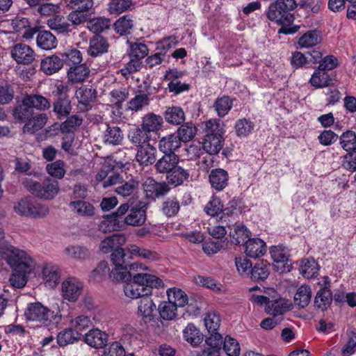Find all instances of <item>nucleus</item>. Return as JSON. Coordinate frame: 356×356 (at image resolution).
Instances as JSON below:
<instances>
[{"instance_id": "nucleus-11", "label": "nucleus", "mask_w": 356, "mask_h": 356, "mask_svg": "<svg viewBox=\"0 0 356 356\" xmlns=\"http://www.w3.org/2000/svg\"><path fill=\"white\" fill-rule=\"evenodd\" d=\"M156 310V305L150 297V295H146L142 298L138 304V315L145 323L151 321L154 315L153 313Z\"/></svg>"}, {"instance_id": "nucleus-40", "label": "nucleus", "mask_w": 356, "mask_h": 356, "mask_svg": "<svg viewBox=\"0 0 356 356\" xmlns=\"http://www.w3.org/2000/svg\"><path fill=\"white\" fill-rule=\"evenodd\" d=\"M184 339L193 346H197L203 340V335L193 324H188L183 331Z\"/></svg>"}, {"instance_id": "nucleus-14", "label": "nucleus", "mask_w": 356, "mask_h": 356, "mask_svg": "<svg viewBox=\"0 0 356 356\" xmlns=\"http://www.w3.org/2000/svg\"><path fill=\"white\" fill-rule=\"evenodd\" d=\"M63 65V58L60 54H54L42 59L40 67L46 74L51 75L61 70Z\"/></svg>"}, {"instance_id": "nucleus-22", "label": "nucleus", "mask_w": 356, "mask_h": 356, "mask_svg": "<svg viewBox=\"0 0 356 356\" xmlns=\"http://www.w3.org/2000/svg\"><path fill=\"white\" fill-rule=\"evenodd\" d=\"M123 138V133L119 127L109 124H106V129L102 136L104 143L118 145L122 143Z\"/></svg>"}, {"instance_id": "nucleus-32", "label": "nucleus", "mask_w": 356, "mask_h": 356, "mask_svg": "<svg viewBox=\"0 0 356 356\" xmlns=\"http://www.w3.org/2000/svg\"><path fill=\"white\" fill-rule=\"evenodd\" d=\"M163 123V118L161 115L151 113L143 117L141 127L150 134V132L159 130Z\"/></svg>"}, {"instance_id": "nucleus-55", "label": "nucleus", "mask_w": 356, "mask_h": 356, "mask_svg": "<svg viewBox=\"0 0 356 356\" xmlns=\"http://www.w3.org/2000/svg\"><path fill=\"white\" fill-rule=\"evenodd\" d=\"M224 124L219 119H210L205 122V134L212 136L223 137Z\"/></svg>"}, {"instance_id": "nucleus-20", "label": "nucleus", "mask_w": 356, "mask_h": 356, "mask_svg": "<svg viewBox=\"0 0 356 356\" xmlns=\"http://www.w3.org/2000/svg\"><path fill=\"white\" fill-rule=\"evenodd\" d=\"M90 72V70L86 64L80 63L70 67L67 78L72 83H81L88 78Z\"/></svg>"}, {"instance_id": "nucleus-41", "label": "nucleus", "mask_w": 356, "mask_h": 356, "mask_svg": "<svg viewBox=\"0 0 356 356\" xmlns=\"http://www.w3.org/2000/svg\"><path fill=\"white\" fill-rule=\"evenodd\" d=\"M48 27L58 33H68L72 31L70 24L59 15H55L47 20Z\"/></svg>"}, {"instance_id": "nucleus-26", "label": "nucleus", "mask_w": 356, "mask_h": 356, "mask_svg": "<svg viewBox=\"0 0 356 356\" xmlns=\"http://www.w3.org/2000/svg\"><path fill=\"white\" fill-rule=\"evenodd\" d=\"M108 47V41L104 37L97 35L90 40L88 53L92 57H97L106 53Z\"/></svg>"}, {"instance_id": "nucleus-6", "label": "nucleus", "mask_w": 356, "mask_h": 356, "mask_svg": "<svg viewBox=\"0 0 356 356\" xmlns=\"http://www.w3.org/2000/svg\"><path fill=\"white\" fill-rule=\"evenodd\" d=\"M7 264L12 270H24L25 272H32L35 267L32 257L26 251L18 248L8 258Z\"/></svg>"}, {"instance_id": "nucleus-24", "label": "nucleus", "mask_w": 356, "mask_h": 356, "mask_svg": "<svg viewBox=\"0 0 356 356\" xmlns=\"http://www.w3.org/2000/svg\"><path fill=\"white\" fill-rule=\"evenodd\" d=\"M126 236L124 234H115L104 238L99 245V248L104 253L114 251L116 248H120L126 242Z\"/></svg>"}, {"instance_id": "nucleus-15", "label": "nucleus", "mask_w": 356, "mask_h": 356, "mask_svg": "<svg viewBox=\"0 0 356 356\" xmlns=\"http://www.w3.org/2000/svg\"><path fill=\"white\" fill-rule=\"evenodd\" d=\"M181 143L175 134L163 137L159 142V149L164 154H175L181 147Z\"/></svg>"}, {"instance_id": "nucleus-10", "label": "nucleus", "mask_w": 356, "mask_h": 356, "mask_svg": "<svg viewBox=\"0 0 356 356\" xmlns=\"http://www.w3.org/2000/svg\"><path fill=\"white\" fill-rule=\"evenodd\" d=\"M12 58L18 63L28 65L35 59L33 50L27 44L19 43L11 49Z\"/></svg>"}, {"instance_id": "nucleus-49", "label": "nucleus", "mask_w": 356, "mask_h": 356, "mask_svg": "<svg viewBox=\"0 0 356 356\" xmlns=\"http://www.w3.org/2000/svg\"><path fill=\"white\" fill-rule=\"evenodd\" d=\"M331 291L327 288L321 289L314 299L315 307L321 309L322 311L326 309L327 307L331 304L332 300Z\"/></svg>"}, {"instance_id": "nucleus-59", "label": "nucleus", "mask_w": 356, "mask_h": 356, "mask_svg": "<svg viewBox=\"0 0 356 356\" xmlns=\"http://www.w3.org/2000/svg\"><path fill=\"white\" fill-rule=\"evenodd\" d=\"M341 147L346 152L356 149V134L351 130L343 132L339 138Z\"/></svg>"}, {"instance_id": "nucleus-50", "label": "nucleus", "mask_w": 356, "mask_h": 356, "mask_svg": "<svg viewBox=\"0 0 356 356\" xmlns=\"http://www.w3.org/2000/svg\"><path fill=\"white\" fill-rule=\"evenodd\" d=\"M64 252L67 257L74 260H84L89 257L88 248L81 245H69L65 248Z\"/></svg>"}, {"instance_id": "nucleus-51", "label": "nucleus", "mask_w": 356, "mask_h": 356, "mask_svg": "<svg viewBox=\"0 0 356 356\" xmlns=\"http://www.w3.org/2000/svg\"><path fill=\"white\" fill-rule=\"evenodd\" d=\"M234 129L237 136L245 138L252 134L254 124L250 119L241 118L236 122Z\"/></svg>"}, {"instance_id": "nucleus-47", "label": "nucleus", "mask_w": 356, "mask_h": 356, "mask_svg": "<svg viewBox=\"0 0 356 356\" xmlns=\"http://www.w3.org/2000/svg\"><path fill=\"white\" fill-rule=\"evenodd\" d=\"M177 133L176 136L179 138L181 143H187L195 136L197 128L192 122H186L181 124Z\"/></svg>"}, {"instance_id": "nucleus-27", "label": "nucleus", "mask_w": 356, "mask_h": 356, "mask_svg": "<svg viewBox=\"0 0 356 356\" xmlns=\"http://www.w3.org/2000/svg\"><path fill=\"white\" fill-rule=\"evenodd\" d=\"M97 91L91 86H82L79 88L75 92V97L78 102L87 108L90 103L95 99Z\"/></svg>"}, {"instance_id": "nucleus-39", "label": "nucleus", "mask_w": 356, "mask_h": 356, "mask_svg": "<svg viewBox=\"0 0 356 356\" xmlns=\"http://www.w3.org/2000/svg\"><path fill=\"white\" fill-rule=\"evenodd\" d=\"M81 335V333L75 332L72 327L65 328L57 334V343L59 346H65L78 341Z\"/></svg>"}, {"instance_id": "nucleus-38", "label": "nucleus", "mask_w": 356, "mask_h": 356, "mask_svg": "<svg viewBox=\"0 0 356 356\" xmlns=\"http://www.w3.org/2000/svg\"><path fill=\"white\" fill-rule=\"evenodd\" d=\"M270 256L272 259L279 264H283V267L284 268V270H289L290 265L288 264L289 261V254L288 252V250L285 247H282L280 245L273 246L271 248Z\"/></svg>"}, {"instance_id": "nucleus-1", "label": "nucleus", "mask_w": 356, "mask_h": 356, "mask_svg": "<svg viewBox=\"0 0 356 356\" xmlns=\"http://www.w3.org/2000/svg\"><path fill=\"white\" fill-rule=\"evenodd\" d=\"M296 6L295 0H276L269 5L266 17L271 22L282 26L278 33L293 34L299 30V26H289L294 21L292 11Z\"/></svg>"}, {"instance_id": "nucleus-17", "label": "nucleus", "mask_w": 356, "mask_h": 356, "mask_svg": "<svg viewBox=\"0 0 356 356\" xmlns=\"http://www.w3.org/2000/svg\"><path fill=\"white\" fill-rule=\"evenodd\" d=\"M69 207L74 213L80 217L90 218L95 213V208L93 204L85 200L72 201L70 202Z\"/></svg>"}, {"instance_id": "nucleus-7", "label": "nucleus", "mask_w": 356, "mask_h": 356, "mask_svg": "<svg viewBox=\"0 0 356 356\" xmlns=\"http://www.w3.org/2000/svg\"><path fill=\"white\" fill-rule=\"evenodd\" d=\"M83 291L82 282L76 277H68L61 284V295L65 300L76 302Z\"/></svg>"}, {"instance_id": "nucleus-37", "label": "nucleus", "mask_w": 356, "mask_h": 356, "mask_svg": "<svg viewBox=\"0 0 356 356\" xmlns=\"http://www.w3.org/2000/svg\"><path fill=\"white\" fill-rule=\"evenodd\" d=\"M319 266L313 258H306L302 260L300 266V274L307 279L317 276Z\"/></svg>"}, {"instance_id": "nucleus-29", "label": "nucleus", "mask_w": 356, "mask_h": 356, "mask_svg": "<svg viewBox=\"0 0 356 356\" xmlns=\"http://www.w3.org/2000/svg\"><path fill=\"white\" fill-rule=\"evenodd\" d=\"M179 157L175 154H164L155 164L159 173L168 174L177 165Z\"/></svg>"}, {"instance_id": "nucleus-9", "label": "nucleus", "mask_w": 356, "mask_h": 356, "mask_svg": "<svg viewBox=\"0 0 356 356\" xmlns=\"http://www.w3.org/2000/svg\"><path fill=\"white\" fill-rule=\"evenodd\" d=\"M143 187L146 197L153 200L165 195L170 190L166 183H159L152 177L146 178L143 184Z\"/></svg>"}, {"instance_id": "nucleus-58", "label": "nucleus", "mask_w": 356, "mask_h": 356, "mask_svg": "<svg viewBox=\"0 0 356 356\" xmlns=\"http://www.w3.org/2000/svg\"><path fill=\"white\" fill-rule=\"evenodd\" d=\"M111 26V20L106 17H95L87 22V28L95 33H101Z\"/></svg>"}, {"instance_id": "nucleus-45", "label": "nucleus", "mask_w": 356, "mask_h": 356, "mask_svg": "<svg viewBox=\"0 0 356 356\" xmlns=\"http://www.w3.org/2000/svg\"><path fill=\"white\" fill-rule=\"evenodd\" d=\"M139 187V181L136 179H130L127 181L121 182L120 184L115 188V192L123 197H129L133 195Z\"/></svg>"}, {"instance_id": "nucleus-5", "label": "nucleus", "mask_w": 356, "mask_h": 356, "mask_svg": "<svg viewBox=\"0 0 356 356\" xmlns=\"http://www.w3.org/2000/svg\"><path fill=\"white\" fill-rule=\"evenodd\" d=\"M15 211L21 216L31 218H43L49 213V208L31 197L21 199L14 206Z\"/></svg>"}, {"instance_id": "nucleus-54", "label": "nucleus", "mask_w": 356, "mask_h": 356, "mask_svg": "<svg viewBox=\"0 0 356 356\" xmlns=\"http://www.w3.org/2000/svg\"><path fill=\"white\" fill-rule=\"evenodd\" d=\"M309 82L316 88H321L328 86L331 79L326 72L318 69L313 73Z\"/></svg>"}, {"instance_id": "nucleus-60", "label": "nucleus", "mask_w": 356, "mask_h": 356, "mask_svg": "<svg viewBox=\"0 0 356 356\" xmlns=\"http://www.w3.org/2000/svg\"><path fill=\"white\" fill-rule=\"evenodd\" d=\"M42 274L44 283L48 286L53 288L58 284L60 274L56 267H44L42 271Z\"/></svg>"}, {"instance_id": "nucleus-13", "label": "nucleus", "mask_w": 356, "mask_h": 356, "mask_svg": "<svg viewBox=\"0 0 356 356\" xmlns=\"http://www.w3.org/2000/svg\"><path fill=\"white\" fill-rule=\"evenodd\" d=\"M209 179L211 187L221 191L228 185L229 175L225 170L216 168L211 171Z\"/></svg>"}, {"instance_id": "nucleus-34", "label": "nucleus", "mask_w": 356, "mask_h": 356, "mask_svg": "<svg viewBox=\"0 0 356 356\" xmlns=\"http://www.w3.org/2000/svg\"><path fill=\"white\" fill-rule=\"evenodd\" d=\"M24 103L39 111H45L51 107L50 102L44 97L40 95H26L24 97Z\"/></svg>"}, {"instance_id": "nucleus-57", "label": "nucleus", "mask_w": 356, "mask_h": 356, "mask_svg": "<svg viewBox=\"0 0 356 356\" xmlns=\"http://www.w3.org/2000/svg\"><path fill=\"white\" fill-rule=\"evenodd\" d=\"M132 257L122 248H116L111 254V259L114 266H128Z\"/></svg>"}, {"instance_id": "nucleus-43", "label": "nucleus", "mask_w": 356, "mask_h": 356, "mask_svg": "<svg viewBox=\"0 0 356 356\" xmlns=\"http://www.w3.org/2000/svg\"><path fill=\"white\" fill-rule=\"evenodd\" d=\"M149 103L150 97L148 96V94L136 93L135 97L128 102V109L131 111L138 112L148 106Z\"/></svg>"}, {"instance_id": "nucleus-28", "label": "nucleus", "mask_w": 356, "mask_h": 356, "mask_svg": "<svg viewBox=\"0 0 356 356\" xmlns=\"http://www.w3.org/2000/svg\"><path fill=\"white\" fill-rule=\"evenodd\" d=\"M321 40V35L318 31L309 30L300 37L298 44L300 49L311 48L320 44Z\"/></svg>"}, {"instance_id": "nucleus-64", "label": "nucleus", "mask_w": 356, "mask_h": 356, "mask_svg": "<svg viewBox=\"0 0 356 356\" xmlns=\"http://www.w3.org/2000/svg\"><path fill=\"white\" fill-rule=\"evenodd\" d=\"M178 307L170 301L163 302L159 305L160 316L167 321L172 320L176 316V311Z\"/></svg>"}, {"instance_id": "nucleus-44", "label": "nucleus", "mask_w": 356, "mask_h": 356, "mask_svg": "<svg viewBox=\"0 0 356 356\" xmlns=\"http://www.w3.org/2000/svg\"><path fill=\"white\" fill-rule=\"evenodd\" d=\"M270 274V264L261 261L257 263L251 269V279L254 281H264Z\"/></svg>"}, {"instance_id": "nucleus-56", "label": "nucleus", "mask_w": 356, "mask_h": 356, "mask_svg": "<svg viewBox=\"0 0 356 356\" xmlns=\"http://www.w3.org/2000/svg\"><path fill=\"white\" fill-rule=\"evenodd\" d=\"M83 119L79 115H72L61 123L62 133H73L82 124Z\"/></svg>"}, {"instance_id": "nucleus-25", "label": "nucleus", "mask_w": 356, "mask_h": 356, "mask_svg": "<svg viewBox=\"0 0 356 356\" xmlns=\"http://www.w3.org/2000/svg\"><path fill=\"white\" fill-rule=\"evenodd\" d=\"M85 341L95 348L104 347L107 341V334L99 329H92L85 334Z\"/></svg>"}, {"instance_id": "nucleus-62", "label": "nucleus", "mask_w": 356, "mask_h": 356, "mask_svg": "<svg viewBox=\"0 0 356 356\" xmlns=\"http://www.w3.org/2000/svg\"><path fill=\"white\" fill-rule=\"evenodd\" d=\"M133 275L128 270V266H114L109 273L110 278L116 282L129 281Z\"/></svg>"}, {"instance_id": "nucleus-33", "label": "nucleus", "mask_w": 356, "mask_h": 356, "mask_svg": "<svg viewBox=\"0 0 356 356\" xmlns=\"http://www.w3.org/2000/svg\"><path fill=\"white\" fill-rule=\"evenodd\" d=\"M223 137L204 136L202 147L209 154H218L223 146Z\"/></svg>"}, {"instance_id": "nucleus-36", "label": "nucleus", "mask_w": 356, "mask_h": 356, "mask_svg": "<svg viewBox=\"0 0 356 356\" xmlns=\"http://www.w3.org/2000/svg\"><path fill=\"white\" fill-rule=\"evenodd\" d=\"M233 106V100L226 95L218 97L213 105V108L219 118L227 115Z\"/></svg>"}, {"instance_id": "nucleus-52", "label": "nucleus", "mask_w": 356, "mask_h": 356, "mask_svg": "<svg viewBox=\"0 0 356 356\" xmlns=\"http://www.w3.org/2000/svg\"><path fill=\"white\" fill-rule=\"evenodd\" d=\"M53 106L54 112L59 120L67 117L72 111L71 102L66 98H58L54 103Z\"/></svg>"}, {"instance_id": "nucleus-19", "label": "nucleus", "mask_w": 356, "mask_h": 356, "mask_svg": "<svg viewBox=\"0 0 356 356\" xmlns=\"http://www.w3.org/2000/svg\"><path fill=\"white\" fill-rule=\"evenodd\" d=\"M250 230L242 223H236L230 227L231 242L235 245L245 244L250 236Z\"/></svg>"}, {"instance_id": "nucleus-8", "label": "nucleus", "mask_w": 356, "mask_h": 356, "mask_svg": "<svg viewBox=\"0 0 356 356\" xmlns=\"http://www.w3.org/2000/svg\"><path fill=\"white\" fill-rule=\"evenodd\" d=\"M146 210L147 204L139 202L130 209L129 213L124 218V223L134 227L141 226L146 220Z\"/></svg>"}, {"instance_id": "nucleus-42", "label": "nucleus", "mask_w": 356, "mask_h": 356, "mask_svg": "<svg viewBox=\"0 0 356 356\" xmlns=\"http://www.w3.org/2000/svg\"><path fill=\"white\" fill-rule=\"evenodd\" d=\"M312 290L308 285L300 286L294 295V302L299 307H307L311 301Z\"/></svg>"}, {"instance_id": "nucleus-63", "label": "nucleus", "mask_w": 356, "mask_h": 356, "mask_svg": "<svg viewBox=\"0 0 356 356\" xmlns=\"http://www.w3.org/2000/svg\"><path fill=\"white\" fill-rule=\"evenodd\" d=\"M13 273L11 274L9 282L14 288H23L26 282L28 275L31 272H25L24 270H13Z\"/></svg>"}, {"instance_id": "nucleus-48", "label": "nucleus", "mask_w": 356, "mask_h": 356, "mask_svg": "<svg viewBox=\"0 0 356 356\" xmlns=\"http://www.w3.org/2000/svg\"><path fill=\"white\" fill-rule=\"evenodd\" d=\"M168 300L178 307H184L188 303V296L180 289L170 288L167 291Z\"/></svg>"}, {"instance_id": "nucleus-4", "label": "nucleus", "mask_w": 356, "mask_h": 356, "mask_svg": "<svg viewBox=\"0 0 356 356\" xmlns=\"http://www.w3.org/2000/svg\"><path fill=\"white\" fill-rule=\"evenodd\" d=\"M23 183L33 195L42 199H53L59 191L58 181L49 178L44 179L42 182L26 178Z\"/></svg>"}, {"instance_id": "nucleus-61", "label": "nucleus", "mask_w": 356, "mask_h": 356, "mask_svg": "<svg viewBox=\"0 0 356 356\" xmlns=\"http://www.w3.org/2000/svg\"><path fill=\"white\" fill-rule=\"evenodd\" d=\"M134 27V21L131 17L124 15L120 17L114 24L115 31L121 35L130 33Z\"/></svg>"}, {"instance_id": "nucleus-31", "label": "nucleus", "mask_w": 356, "mask_h": 356, "mask_svg": "<svg viewBox=\"0 0 356 356\" xmlns=\"http://www.w3.org/2000/svg\"><path fill=\"white\" fill-rule=\"evenodd\" d=\"M150 138V134L142 127L131 129L128 134L129 140L139 148L149 144Z\"/></svg>"}, {"instance_id": "nucleus-53", "label": "nucleus", "mask_w": 356, "mask_h": 356, "mask_svg": "<svg viewBox=\"0 0 356 356\" xmlns=\"http://www.w3.org/2000/svg\"><path fill=\"white\" fill-rule=\"evenodd\" d=\"M129 56L130 58H136L141 61L147 56L149 49L145 44L140 41L129 42Z\"/></svg>"}, {"instance_id": "nucleus-18", "label": "nucleus", "mask_w": 356, "mask_h": 356, "mask_svg": "<svg viewBox=\"0 0 356 356\" xmlns=\"http://www.w3.org/2000/svg\"><path fill=\"white\" fill-rule=\"evenodd\" d=\"M245 252L252 258L261 257L266 252V243L258 238H249L245 244Z\"/></svg>"}, {"instance_id": "nucleus-21", "label": "nucleus", "mask_w": 356, "mask_h": 356, "mask_svg": "<svg viewBox=\"0 0 356 356\" xmlns=\"http://www.w3.org/2000/svg\"><path fill=\"white\" fill-rule=\"evenodd\" d=\"M156 153V148L149 144H147L138 149L136 159L140 165L147 166L155 162Z\"/></svg>"}, {"instance_id": "nucleus-46", "label": "nucleus", "mask_w": 356, "mask_h": 356, "mask_svg": "<svg viewBox=\"0 0 356 356\" xmlns=\"http://www.w3.org/2000/svg\"><path fill=\"white\" fill-rule=\"evenodd\" d=\"M289 309V304L282 298L275 300H270L268 305L266 308V312L273 315L274 317L282 315L284 312Z\"/></svg>"}, {"instance_id": "nucleus-23", "label": "nucleus", "mask_w": 356, "mask_h": 356, "mask_svg": "<svg viewBox=\"0 0 356 356\" xmlns=\"http://www.w3.org/2000/svg\"><path fill=\"white\" fill-rule=\"evenodd\" d=\"M49 117L47 113L33 115L24 124L23 127L24 132L34 134L44 127Z\"/></svg>"}, {"instance_id": "nucleus-16", "label": "nucleus", "mask_w": 356, "mask_h": 356, "mask_svg": "<svg viewBox=\"0 0 356 356\" xmlns=\"http://www.w3.org/2000/svg\"><path fill=\"white\" fill-rule=\"evenodd\" d=\"M36 44L39 48L45 51H50L56 48L58 40L51 31L40 30L38 31Z\"/></svg>"}, {"instance_id": "nucleus-35", "label": "nucleus", "mask_w": 356, "mask_h": 356, "mask_svg": "<svg viewBox=\"0 0 356 356\" xmlns=\"http://www.w3.org/2000/svg\"><path fill=\"white\" fill-rule=\"evenodd\" d=\"M189 177V172L182 167L176 165L167 175L169 184L177 186L181 185Z\"/></svg>"}, {"instance_id": "nucleus-12", "label": "nucleus", "mask_w": 356, "mask_h": 356, "mask_svg": "<svg viewBox=\"0 0 356 356\" xmlns=\"http://www.w3.org/2000/svg\"><path fill=\"white\" fill-rule=\"evenodd\" d=\"M205 342L207 347L198 353L197 356H212L218 353L222 343L224 344L222 336L218 332L216 333H210V336L207 338Z\"/></svg>"}, {"instance_id": "nucleus-2", "label": "nucleus", "mask_w": 356, "mask_h": 356, "mask_svg": "<svg viewBox=\"0 0 356 356\" xmlns=\"http://www.w3.org/2000/svg\"><path fill=\"white\" fill-rule=\"evenodd\" d=\"M164 283L161 279L147 273H138L124 284V295L131 299L151 295L152 288H161Z\"/></svg>"}, {"instance_id": "nucleus-3", "label": "nucleus", "mask_w": 356, "mask_h": 356, "mask_svg": "<svg viewBox=\"0 0 356 356\" xmlns=\"http://www.w3.org/2000/svg\"><path fill=\"white\" fill-rule=\"evenodd\" d=\"M25 316L30 321L39 323L40 325L49 326V325H57L62 319L59 307L57 311L50 310L39 302L30 303L25 311Z\"/></svg>"}, {"instance_id": "nucleus-30", "label": "nucleus", "mask_w": 356, "mask_h": 356, "mask_svg": "<svg viewBox=\"0 0 356 356\" xmlns=\"http://www.w3.org/2000/svg\"><path fill=\"white\" fill-rule=\"evenodd\" d=\"M165 120L172 125L181 124L185 121V113L179 106H169L163 113Z\"/></svg>"}]
</instances>
